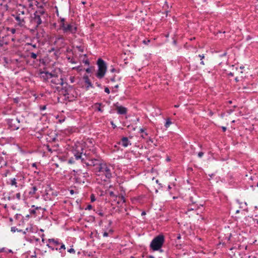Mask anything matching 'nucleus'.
Returning a JSON list of instances; mask_svg holds the SVG:
<instances>
[{
	"label": "nucleus",
	"mask_w": 258,
	"mask_h": 258,
	"mask_svg": "<svg viewBox=\"0 0 258 258\" xmlns=\"http://www.w3.org/2000/svg\"><path fill=\"white\" fill-rule=\"evenodd\" d=\"M83 79L85 83V84L87 85L86 86V89L87 90L90 88H94V86H93V84L91 82L89 76L87 75H85L83 77Z\"/></svg>",
	"instance_id": "2eb2a0df"
},
{
	"label": "nucleus",
	"mask_w": 258,
	"mask_h": 258,
	"mask_svg": "<svg viewBox=\"0 0 258 258\" xmlns=\"http://www.w3.org/2000/svg\"><path fill=\"white\" fill-rule=\"evenodd\" d=\"M189 201L191 202V204L194 206V208H190L189 206H188V209H187L188 210L190 211V210H193L194 209H197L198 207V204H196V201H194V199H193L192 197H190Z\"/></svg>",
	"instance_id": "5701e85b"
},
{
	"label": "nucleus",
	"mask_w": 258,
	"mask_h": 258,
	"mask_svg": "<svg viewBox=\"0 0 258 258\" xmlns=\"http://www.w3.org/2000/svg\"><path fill=\"white\" fill-rule=\"evenodd\" d=\"M104 91H105V92H106L107 94H109L110 93V90H109V89L108 87H105V88Z\"/></svg>",
	"instance_id": "49530a36"
},
{
	"label": "nucleus",
	"mask_w": 258,
	"mask_h": 258,
	"mask_svg": "<svg viewBox=\"0 0 258 258\" xmlns=\"http://www.w3.org/2000/svg\"><path fill=\"white\" fill-rule=\"evenodd\" d=\"M204 152H200L198 153V156L199 157L202 158L203 157V156L204 155Z\"/></svg>",
	"instance_id": "c03bdc74"
},
{
	"label": "nucleus",
	"mask_w": 258,
	"mask_h": 258,
	"mask_svg": "<svg viewBox=\"0 0 258 258\" xmlns=\"http://www.w3.org/2000/svg\"><path fill=\"white\" fill-rule=\"evenodd\" d=\"M40 77L43 79V81L46 82L47 80L53 77H54V75L48 72L42 71L40 72Z\"/></svg>",
	"instance_id": "9b49d317"
},
{
	"label": "nucleus",
	"mask_w": 258,
	"mask_h": 258,
	"mask_svg": "<svg viewBox=\"0 0 258 258\" xmlns=\"http://www.w3.org/2000/svg\"><path fill=\"white\" fill-rule=\"evenodd\" d=\"M110 81L111 82H115V76L114 75L112 78H110Z\"/></svg>",
	"instance_id": "bf43d9fd"
},
{
	"label": "nucleus",
	"mask_w": 258,
	"mask_h": 258,
	"mask_svg": "<svg viewBox=\"0 0 258 258\" xmlns=\"http://www.w3.org/2000/svg\"><path fill=\"white\" fill-rule=\"evenodd\" d=\"M32 166L33 167H35L36 169H37V166H36V163H33L32 164Z\"/></svg>",
	"instance_id": "338daca9"
},
{
	"label": "nucleus",
	"mask_w": 258,
	"mask_h": 258,
	"mask_svg": "<svg viewBox=\"0 0 258 258\" xmlns=\"http://www.w3.org/2000/svg\"><path fill=\"white\" fill-rule=\"evenodd\" d=\"M103 236L104 237H107L108 236V233L106 231H105L103 233Z\"/></svg>",
	"instance_id": "6e6d98bb"
},
{
	"label": "nucleus",
	"mask_w": 258,
	"mask_h": 258,
	"mask_svg": "<svg viewBox=\"0 0 258 258\" xmlns=\"http://www.w3.org/2000/svg\"><path fill=\"white\" fill-rule=\"evenodd\" d=\"M95 84H96V85L98 87L100 88H102V85H101V84H100V83H98V82H96V83H95Z\"/></svg>",
	"instance_id": "13d9d810"
},
{
	"label": "nucleus",
	"mask_w": 258,
	"mask_h": 258,
	"mask_svg": "<svg viewBox=\"0 0 258 258\" xmlns=\"http://www.w3.org/2000/svg\"><path fill=\"white\" fill-rule=\"evenodd\" d=\"M145 129L143 128H141L140 130V133H145Z\"/></svg>",
	"instance_id": "0e129e2a"
},
{
	"label": "nucleus",
	"mask_w": 258,
	"mask_h": 258,
	"mask_svg": "<svg viewBox=\"0 0 258 258\" xmlns=\"http://www.w3.org/2000/svg\"><path fill=\"white\" fill-rule=\"evenodd\" d=\"M150 42V40H144L143 42L145 44H148L149 42Z\"/></svg>",
	"instance_id": "4d7b16f0"
},
{
	"label": "nucleus",
	"mask_w": 258,
	"mask_h": 258,
	"mask_svg": "<svg viewBox=\"0 0 258 258\" xmlns=\"http://www.w3.org/2000/svg\"><path fill=\"white\" fill-rule=\"evenodd\" d=\"M234 111V109H229L227 110V112L229 113V114H230L232 112Z\"/></svg>",
	"instance_id": "69168bd1"
},
{
	"label": "nucleus",
	"mask_w": 258,
	"mask_h": 258,
	"mask_svg": "<svg viewBox=\"0 0 258 258\" xmlns=\"http://www.w3.org/2000/svg\"><path fill=\"white\" fill-rule=\"evenodd\" d=\"M32 208H34L36 211L38 210H42V208H41L40 207H35L34 205L32 206Z\"/></svg>",
	"instance_id": "37998d69"
},
{
	"label": "nucleus",
	"mask_w": 258,
	"mask_h": 258,
	"mask_svg": "<svg viewBox=\"0 0 258 258\" xmlns=\"http://www.w3.org/2000/svg\"><path fill=\"white\" fill-rule=\"evenodd\" d=\"M10 31L12 34H14L16 32V29L14 28L11 29Z\"/></svg>",
	"instance_id": "052dcab7"
},
{
	"label": "nucleus",
	"mask_w": 258,
	"mask_h": 258,
	"mask_svg": "<svg viewBox=\"0 0 258 258\" xmlns=\"http://www.w3.org/2000/svg\"><path fill=\"white\" fill-rule=\"evenodd\" d=\"M68 251L71 253H73V254H75L76 252L75 249L73 247H71V248L68 249Z\"/></svg>",
	"instance_id": "f704fd0d"
},
{
	"label": "nucleus",
	"mask_w": 258,
	"mask_h": 258,
	"mask_svg": "<svg viewBox=\"0 0 258 258\" xmlns=\"http://www.w3.org/2000/svg\"><path fill=\"white\" fill-rule=\"evenodd\" d=\"M60 246L58 248V250L60 253L61 256L63 257L66 255V246L64 244L62 243H60Z\"/></svg>",
	"instance_id": "4be33fe9"
},
{
	"label": "nucleus",
	"mask_w": 258,
	"mask_h": 258,
	"mask_svg": "<svg viewBox=\"0 0 258 258\" xmlns=\"http://www.w3.org/2000/svg\"><path fill=\"white\" fill-rule=\"evenodd\" d=\"M46 246L51 250H54V247L52 245H51V244L48 243V244H46Z\"/></svg>",
	"instance_id": "72a5a7b5"
},
{
	"label": "nucleus",
	"mask_w": 258,
	"mask_h": 258,
	"mask_svg": "<svg viewBox=\"0 0 258 258\" xmlns=\"http://www.w3.org/2000/svg\"><path fill=\"white\" fill-rule=\"evenodd\" d=\"M37 190V188L36 186H33L30 187V191H29V195L30 196H33L35 194L36 191Z\"/></svg>",
	"instance_id": "393cba45"
},
{
	"label": "nucleus",
	"mask_w": 258,
	"mask_h": 258,
	"mask_svg": "<svg viewBox=\"0 0 258 258\" xmlns=\"http://www.w3.org/2000/svg\"><path fill=\"white\" fill-rule=\"evenodd\" d=\"M68 60L71 62L72 63H75L76 62L73 60V58H71V57H67Z\"/></svg>",
	"instance_id": "c9c22d12"
},
{
	"label": "nucleus",
	"mask_w": 258,
	"mask_h": 258,
	"mask_svg": "<svg viewBox=\"0 0 258 258\" xmlns=\"http://www.w3.org/2000/svg\"><path fill=\"white\" fill-rule=\"evenodd\" d=\"M30 56L31 58L33 59H36L37 57V53H34V52H30Z\"/></svg>",
	"instance_id": "c756f323"
},
{
	"label": "nucleus",
	"mask_w": 258,
	"mask_h": 258,
	"mask_svg": "<svg viewBox=\"0 0 258 258\" xmlns=\"http://www.w3.org/2000/svg\"><path fill=\"white\" fill-rule=\"evenodd\" d=\"M51 82L55 85L60 84L61 86H63L64 84V83L63 82V79L62 78H61L60 80L57 79V78H55L51 80Z\"/></svg>",
	"instance_id": "412c9836"
},
{
	"label": "nucleus",
	"mask_w": 258,
	"mask_h": 258,
	"mask_svg": "<svg viewBox=\"0 0 258 258\" xmlns=\"http://www.w3.org/2000/svg\"><path fill=\"white\" fill-rule=\"evenodd\" d=\"M95 198L94 195H91V201L92 202H94L95 201Z\"/></svg>",
	"instance_id": "09e8293b"
},
{
	"label": "nucleus",
	"mask_w": 258,
	"mask_h": 258,
	"mask_svg": "<svg viewBox=\"0 0 258 258\" xmlns=\"http://www.w3.org/2000/svg\"><path fill=\"white\" fill-rule=\"evenodd\" d=\"M48 132V129L46 128H42L41 130L36 133L35 136L39 139H42L43 136H46V133Z\"/></svg>",
	"instance_id": "4468645a"
},
{
	"label": "nucleus",
	"mask_w": 258,
	"mask_h": 258,
	"mask_svg": "<svg viewBox=\"0 0 258 258\" xmlns=\"http://www.w3.org/2000/svg\"><path fill=\"white\" fill-rule=\"evenodd\" d=\"M198 57L200 58L201 60H202L205 57L204 54H199Z\"/></svg>",
	"instance_id": "3c124183"
},
{
	"label": "nucleus",
	"mask_w": 258,
	"mask_h": 258,
	"mask_svg": "<svg viewBox=\"0 0 258 258\" xmlns=\"http://www.w3.org/2000/svg\"><path fill=\"white\" fill-rule=\"evenodd\" d=\"M92 208V206L91 205H88L85 208V210H91Z\"/></svg>",
	"instance_id": "8fccbe9b"
},
{
	"label": "nucleus",
	"mask_w": 258,
	"mask_h": 258,
	"mask_svg": "<svg viewBox=\"0 0 258 258\" xmlns=\"http://www.w3.org/2000/svg\"><path fill=\"white\" fill-rule=\"evenodd\" d=\"M84 146L82 144L78 143L73 146L72 150L76 159H81L82 162H83L85 160V157L84 156V155H82L84 150Z\"/></svg>",
	"instance_id": "7ed1b4c3"
},
{
	"label": "nucleus",
	"mask_w": 258,
	"mask_h": 258,
	"mask_svg": "<svg viewBox=\"0 0 258 258\" xmlns=\"http://www.w3.org/2000/svg\"><path fill=\"white\" fill-rule=\"evenodd\" d=\"M7 198L9 201L13 200L15 199V196H9Z\"/></svg>",
	"instance_id": "de8ad7c7"
},
{
	"label": "nucleus",
	"mask_w": 258,
	"mask_h": 258,
	"mask_svg": "<svg viewBox=\"0 0 258 258\" xmlns=\"http://www.w3.org/2000/svg\"><path fill=\"white\" fill-rule=\"evenodd\" d=\"M81 176H82V175H79V174H78V175H76L75 176V179H76V182H78V183H81L82 182H83V183H84V182H85V181H84V179H83V180H82V179H81Z\"/></svg>",
	"instance_id": "a878e982"
},
{
	"label": "nucleus",
	"mask_w": 258,
	"mask_h": 258,
	"mask_svg": "<svg viewBox=\"0 0 258 258\" xmlns=\"http://www.w3.org/2000/svg\"><path fill=\"white\" fill-rule=\"evenodd\" d=\"M97 64L98 67V70L96 74V76L97 78L101 79L103 78L105 75L107 70V64L105 61L101 58L98 59Z\"/></svg>",
	"instance_id": "39448f33"
},
{
	"label": "nucleus",
	"mask_w": 258,
	"mask_h": 258,
	"mask_svg": "<svg viewBox=\"0 0 258 258\" xmlns=\"http://www.w3.org/2000/svg\"><path fill=\"white\" fill-rule=\"evenodd\" d=\"M116 111L117 113L118 114L124 115L126 114L127 113V109L125 107L122 106H116Z\"/></svg>",
	"instance_id": "f3484780"
},
{
	"label": "nucleus",
	"mask_w": 258,
	"mask_h": 258,
	"mask_svg": "<svg viewBox=\"0 0 258 258\" xmlns=\"http://www.w3.org/2000/svg\"><path fill=\"white\" fill-rule=\"evenodd\" d=\"M96 173L99 176L101 175L102 176V180L104 181H109L112 177L110 169L105 163L99 167L98 171Z\"/></svg>",
	"instance_id": "f03ea898"
},
{
	"label": "nucleus",
	"mask_w": 258,
	"mask_h": 258,
	"mask_svg": "<svg viewBox=\"0 0 258 258\" xmlns=\"http://www.w3.org/2000/svg\"><path fill=\"white\" fill-rule=\"evenodd\" d=\"M176 239H177V240H179V239H181V235H180V234H178L177 235V237H176Z\"/></svg>",
	"instance_id": "774afa93"
},
{
	"label": "nucleus",
	"mask_w": 258,
	"mask_h": 258,
	"mask_svg": "<svg viewBox=\"0 0 258 258\" xmlns=\"http://www.w3.org/2000/svg\"><path fill=\"white\" fill-rule=\"evenodd\" d=\"M55 43H59L60 47H63L65 45L64 39L62 36H59L56 38Z\"/></svg>",
	"instance_id": "a211bd4d"
},
{
	"label": "nucleus",
	"mask_w": 258,
	"mask_h": 258,
	"mask_svg": "<svg viewBox=\"0 0 258 258\" xmlns=\"http://www.w3.org/2000/svg\"><path fill=\"white\" fill-rule=\"evenodd\" d=\"M35 13L37 14V15H38L39 16H40V17L44 15L45 14V11L43 10H39V11H36Z\"/></svg>",
	"instance_id": "c85d7f7f"
},
{
	"label": "nucleus",
	"mask_w": 258,
	"mask_h": 258,
	"mask_svg": "<svg viewBox=\"0 0 258 258\" xmlns=\"http://www.w3.org/2000/svg\"><path fill=\"white\" fill-rule=\"evenodd\" d=\"M77 48L78 49V50L80 51H81V52H83V49H82L81 48V46H77Z\"/></svg>",
	"instance_id": "e2e57ef3"
},
{
	"label": "nucleus",
	"mask_w": 258,
	"mask_h": 258,
	"mask_svg": "<svg viewBox=\"0 0 258 258\" xmlns=\"http://www.w3.org/2000/svg\"><path fill=\"white\" fill-rule=\"evenodd\" d=\"M119 145H121L122 147L125 148L127 147L129 145H131L132 143L131 141L128 140V138L126 137H123L120 141L118 143Z\"/></svg>",
	"instance_id": "ddd939ff"
},
{
	"label": "nucleus",
	"mask_w": 258,
	"mask_h": 258,
	"mask_svg": "<svg viewBox=\"0 0 258 258\" xmlns=\"http://www.w3.org/2000/svg\"><path fill=\"white\" fill-rule=\"evenodd\" d=\"M118 198L120 200V201L123 203H125V199L123 196L121 195L118 197Z\"/></svg>",
	"instance_id": "473e14b6"
},
{
	"label": "nucleus",
	"mask_w": 258,
	"mask_h": 258,
	"mask_svg": "<svg viewBox=\"0 0 258 258\" xmlns=\"http://www.w3.org/2000/svg\"><path fill=\"white\" fill-rule=\"evenodd\" d=\"M110 72H112V73H119V70L118 69H116L114 68H112L110 70Z\"/></svg>",
	"instance_id": "7c9ffc66"
},
{
	"label": "nucleus",
	"mask_w": 258,
	"mask_h": 258,
	"mask_svg": "<svg viewBox=\"0 0 258 258\" xmlns=\"http://www.w3.org/2000/svg\"><path fill=\"white\" fill-rule=\"evenodd\" d=\"M46 150H47L48 152H50V153H52V150L51 148L50 147V146H49V145H47L46 146Z\"/></svg>",
	"instance_id": "58836bf2"
},
{
	"label": "nucleus",
	"mask_w": 258,
	"mask_h": 258,
	"mask_svg": "<svg viewBox=\"0 0 258 258\" xmlns=\"http://www.w3.org/2000/svg\"><path fill=\"white\" fill-rule=\"evenodd\" d=\"M253 219L254 221H256V223L258 224V215H255L254 218Z\"/></svg>",
	"instance_id": "864d4df0"
},
{
	"label": "nucleus",
	"mask_w": 258,
	"mask_h": 258,
	"mask_svg": "<svg viewBox=\"0 0 258 258\" xmlns=\"http://www.w3.org/2000/svg\"><path fill=\"white\" fill-rule=\"evenodd\" d=\"M16 198L20 200L21 199V194L20 192L17 193L16 195Z\"/></svg>",
	"instance_id": "a19ab883"
},
{
	"label": "nucleus",
	"mask_w": 258,
	"mask_h": 258,
	"mask_svg": "<svg viewBox=\"0 0 258 258\" xmlns=\"http://www.w3.org/2000/svg\"><path fill=\"white\" fill-rule=\"evenodd\" d=\"M82 176L83 178H87L89 177V175L87 172L83 173Z\"/></svg>",
	"instance_id": "79ce46f5"
},
{
	"label": "nucleus",
	"mask_w": 258,
	"mask_h": 258,
	"mask_svg": "<svg viewBox=\"0 0 258 258\" xmlns=\"http://www.w3.org/2000/svg\"><path fill=\"white\" fill-rule=\"evenodd\" d=\"M18 231V229L16 228V227H11V231L13 232H15L16 231Z\"/></svg>",
	"instance_id": "a18cd8bd"
},
{
	"label": "nucleus",
	"mask_w": 258,
	"mask_h": 258,
	"mask_svg": "<svg viewBox=\"0 0 258 258\" xmlns=\"http://www.w3.org/2000/svg\"><path fill=\"white\" fill-rule=\"evenodd\" d=\"M164 241V236L163 234H159L152 240L150 247L154 251L158 250L162 247Z\"/></svg>",
	"instance_id": "20e7f679"
},
{
	"label": "nucleus",
	"mask_w": 258,
	"mask_h": 258,
	"mask_svg": "<svg viewBox=\"0 0 258 258\" xmlns=\"http://www.w3.org/2000/svg\"><path fill=\"white\" fill-rule=\"evenodd\" d=\"M7 184L12 186H14L16 187L18 186L17 179L15 178H10L7 181Z\"/></svg>",
	"instance_id": "aec40b11"
},
{
	"label": "nucleus",
	"mask_w": 258,
	"mask_h": 258,
	"mask_svg": "<svg viewBox=\"0 0 258 258\" xmlns=\"http://www.w3.org/2000/svg\"><path fill=\"white\" fill-rule=\"evenodd\" d=\"M33 15L34 16L32 17L31 22L35 24L36 27H38L42 23L41 17L35 13Z\"/></svg>",
	"instance_id": "f8f14e48"
},
{
	"label": "nucleus",
	"mask_w": 258,
	"mask_h": 258,
	"mask_svg": "<svg viewBox=\"0 0 258 258\" xmlns=\"http://www.w3.org/2000/svg\"><path fill=\"white\" fill-rule=\"evenodd\" d=\"M67 24H66L64 23L60 24V27L62 29V30L63 31V29L66 27Z\"/></svg>",
	"instance_id": "ea45409f"
},
{
	"label": "nucleus",
	"mask_w": 258,
	"mask_h": 258,
	"mask_svg": "<svg viewBox=\"0 0 258 258\" xmlns=\"http://www.w3.org/2000/svg\"><path fill=\"white\" fill-rule=\"evenodd\" d=\"M9 43V40L8 35H5L2 38L0 37V47H2L4 45H8Z\"/></svg>",
	"instance_id": "dca6fc26"
},
{
	"label": "nucleus",
	"mask_w": 258,
	"mask_h": 258,
	"mask_svg": "<svg viewBox=\"0 0 258 258\" xmlns=\"http://www.w3.org/2000/svg\"><path fill=\"white\" fill-rule=\"evenodd\" d=\"M6 252V248L5 247L0 248V252Z\"/></svg>",
	"instance_id": "603ef678"
},
{
	"label": "nucleus",
	"mask_w": 258,
	"mask_h": 258,
	"mask_svg": "<svg viewBox=\"0 0 258 258\" xmlns=\"http://www.w3.org/2000/svg\"><path fill=\"white\" fill-rule=\"evenodd\" d=\"M172 123L170 119L169 118H167L166 120V122L165 123V126L166 128H168L170 125Z\"/></svg>",
	"instance_id": "cd10ccee"
},
{
	"label": "nucleus",
	"mask_w": 258,
	"mask_h": 258,
	"mask_svg": "<svg viewBox=\"0 0 258 258\" xmlns=\"http://www.w3.org/2000/svg\"><path fill=\"white\" fill-rule=\"evenodd\" d=\"M57 136V135L56 134L53 132V131H50V130H48V132L46 133V135L45 136V140L48 142H55L56 140Z\"/></svg>",
	"instance_id": "1a4fd4ad"
},
{
	"label": "nucleus",
	"mask_w": 258,
	"mask_h": 258,
	"mask_svg": "<svg viewBox=\"0 0 258 258\" xmlns=\"http://www.w3.org/2000/svg\"><path fill=\"white\" fill-rule=\"evenodd\" d=\"M104 105H103L101 103H96L94 104L93 107L95 108V110H97L100 112H103V110L102 109V107H103Z\"/></svg>",
	"instance_id": "6ab92c4d"
},
{
	"label": "nucleus",
	"mask_w": 258,
	"mask_h": 258,
	"mask_svg": "<svg viewBox=\"0 0 258 258\" xmlns=\"http://www.w3.org/2000/svg\"><path fill=\"white\" fill-rule=\"evenodd\" d=\"M24 14V12L22 11L21 14L17 13L16 15H12L17 21V24L20 27L24 26L25 24V18L23 17Z\"/></svg>",
	"instance_id": "6e6552de"
},
{
	"label": "nucleus",
	"mask_w": 258,
	"mask_h": 258,
	"mask_svg": "<svg viewBox=\"0 0 258 258\" xmlns=\"http://www.w3.org/2000/svg\"><path fill=\"white\" fill-rule=\"evenodd\" d=\"M48 242L51 245L54 246H57L60 244L59 240L57 239L51 238L48 239Z\"/></svg>",
	"instance_id": "b1692460"
},
{
	"label": "nucleus",
	"mask_w": 258,
	"mask_h": 258,
	"mask_svg": "<svg viewBox=\"0 0 258 258\" xmlns=\"http://www.w3.org/2000/svg\"><path fill=\"white\" fill-rule=\"evenodd\" d=\"M70 81L71 83H73L75 81V77L74 76H71L70 77Z\"/></svg>",
	"instance_id": "4c0bfd02"
},
{
	"label": "nucleus",
	"mask_w": 258,
	"mask_h": 258,
	"mask_svg": "<svg viewBox=\"0 0 258 258\" xmlns=\"http://www.w3.org/2000/svg\"><path fill=\"white\" fill-rule=\"evenodd\" d=\"M77 31V27L75 24H69L67 25L66 27L63 29L64 33L70 32L71 34H75Z\"/></svg>",
	"instance_id": "9d476101"
},
{
	"label": "nucleus",
	"mask_w": 258,
	"mask_h": 258,
	"mask_svg": "<svg viewBox=\"0 0 258 258\" xmlns=\"http://www.w3.org/2000/svg\"><path fill=\"white\" fill-rule=\"evenodd\" d=\"M46 105H40L39 106V109L41 111L44 110L46 109Z\"/></svg>",
	"instance_id": "e433bc0d"
},
{
	"label": "nucleus",
	"mask_w": 258,
	"mask_h": 258,
	"mask_svg": "<svg viewBox=\"0 0 258 258\" xmlns=\"http://www.w3.org/2000/svg\"><path fill=\"white\" fill-rule=\"evenodd\" d=\"M66 86H63L60 91L61 93L64 96L65 100L68 101H72L75 99L76 97L74 96H69L70 93L73 91V87L72 86L69 85L68 83H66Z\"/></svg>",
	"instance_id": "423d86ee"
},
{
	"label": "nucleus",
	"mask_w": 258,
	"mask_h": 258,
	"mask_svg": "<svg viewBox=\"0 0 258 258\" xmlns=\"http://www.w3.org/2000/svg\"><path fill=\"white\" fill-rule=\"evenodd\" d=\"M6 122L8 125L9 128L12 131L17 130L21 126L20 120L18 118L7 119Z\"/></svg>",
	"instance_id": "0eeeda50"
},
{
	"label": "nucleus",
	"mask_w": 258,
	"mask_h": 258,
	"mask_svg": "<svg viewBox=\"0 0 258 258\" xmlns=\"http://www.w3.org/2000/svg\"><path fill=\"white\" fill-rule=\"evenodd\" d=\"M84 156L85 157V160L82 163L85 164L87 166L94 167L93 170L95 172H97L99 167L104 163L99 156L95 157H91L88 156L86 153L84 154Z\"/></svg>",
	"instance_id": "f257e3e1"
},
{
	"label": "nucleus",
	"mask_w": 258,
	"mask_h": 258,
	"mask_svg": "<svg viewBox=\"0 0 258 258\" xmlns=\"http://www.w3.org/2000/svg\"><path fill=\"white\" fill-rule=\"evenodd\" d=\"M86 72L88 73H91V69L90 68H88L86 69Z\"/></svg>",
	"instance_id": "5fc2aeb1"
},
{
	"label": "nucleus",
	"mask_w": 258,
	"mask_h": 258,
	"mask_svg": "<svg viewBox=\"0 0 258 258\" xmlns=\"http://www.w3.org/2000/svg\"><path fill=\"white\" fill-rule=\"evenodd\" d=\"M65 23V19L64 18H61L60 19V24H62Z\"/></svg>",
	"instance_id": "680f3d73"
},
{
	"label": "nucleus",
	"mask_w": 258,
	"mask_h": 258,
	"mask_svg": "<svg viewBox=\"0 0 258 258\" xmlns=\"http://www.w3.org/2000/svg\"><path fill=\"white\" fill-rule=\"evenodd\" d=\"M29 213L31 215H34L35 217L37 216V211L34 208L30 209Z\"/></svg>",
	"instance_id": "bb28decb"
},
{
	"label": "nucleus",
	"mask_w": 258,
	"mask_h": 258,
	"mask_svg": "<svg viewBox=\"0 0 258 258\" xmlns=\"http://www.w3.org/2000/svg\"><path fill=\"white\" fill-rule=\"evenodd\" d=\"M109 195L110 197H111L112 198H117V196L114 194V193L112 191H109Z\"/></svg>",
	"instance_id": "2f4dec72"
}]
</instances>
